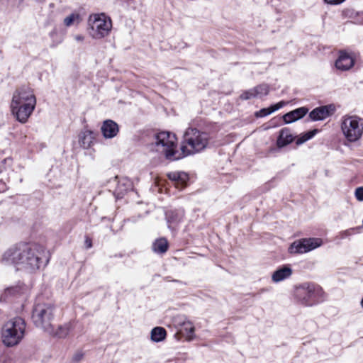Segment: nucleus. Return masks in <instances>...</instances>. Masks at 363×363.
<instances>
[{"label": "nucleus", "mask_w": 363, "mask_h": 363, "mask_svg": "<svg viewBox=\"0 0 363 363\" xmlns=\"http://www.w3.org/2000/svg\"><path fill=\"white\" fill-rule=\"evenodd\" d=\"M44 254L45 250L40 245L19 243L5 251L2 262L13 264L18 269L34 271L40 268Z\"/></svg>", "instance_id": "f257e3e1"}, {"label": "nucleus", "mask_w": 363, "mask_h": 363, "mask_svg": "<svg viewBox=\"0 0 363 363\" xmlns=\"http://www.w3.org/2000/svg\"><path fill=\"white\" fill-rule=\"evenodd\" d=\"M35 106L36 98L30 88L23 86L13 92L10 108L12 114L18 122L26 123Z\"/></svg>", "instance_id": "f03ea898"}, {"label": "nucleus", "mask_w": 363, "mask_h": 363, "mask_svg": "<svg viewBox=\"0 0 363 363\" xmlns=\"http://www.w3.org/2000/svg\"><path fill=\"white\" fill-rule=\"evenodd\" d=\"M208 143L207 133L196 128H188L184 135L181 146L180 155L182 157L195 154L205 149Z\"/></svg>", "instance_id": "7ed1b4c3"}, {"label": "nucleus", "mask_w": 363, "mask_h": 363, "mask_svg": "<svg viewBox=\"0 0 363 363\" xmlns=\"http://www.w3.org/2000/svg\"><path fill=\"white\" fill-rule=\"evenodd\" d=\"M177 138L169 132H160L155 135L153 143L155 150L164 155L169 160H177L182 158L180 152L176 150Z\"/></svg>", "instance_id": "20e7f679"}, {"label": "nucleus", "mask_w": 363, "mask_h": 363, "mask_svg": "<svg viewBox=\"0 0 363 363\" xmlns=\"http://www.w3.org/2000/svg\"><path fill=\"white\" fill-rule=\"evenodd\" d=\"M26 323L21 318H14L6 322L1 330V338L7 347L18 345L23 338Z\"/></svg>", "instance_id": "39448f33"}, {"label": "nucleus", "mask_w": 363, "mask_h": 363, "mask_svg": "<svg viewBox=\"0 0 363 363\" xmlns=\"http://www.w3.org/2000/svg\"><path fill=\"white\" fill-rule=\"evenodd\" d=\"M341 133L347 143H356L363 135V122L357 116L345 115L340 121Z\"/></svg>", "instance_id": "423d86ee"}, {"label": "nucleus", "mask_w": 363, "mask_h": 363, "mask_svg": "<svg viewBox=\"0 0 363 363\" xmlns=\"http://www.w3.org/2000/svg\"><path fill=\"white\" fill-rule=\"evenodd\" d=\"M111 29V19L105 13H95L89 16L87 32L93 39L99 40L108 35Z\"/></svg>", "instance_id": "0eeeda50"}, {"label": "nucleus", "mask_w": 363, "mask_h": 363, "mask_svg": "<svg viewBox=\"0 0 363 363\" xmlns=\"http://www.w3.org/2000/svg\"><path fill=\"white\" fill-rule=\"evenodd\" d=\"M53 306L50 303H38L34 306L32 319L34 324L48 333L53 332L51 321L53 318Z\"/></svg>", "instance_id": "6e6552de"}, {"label": "nucleus", "mask_w": 363, "mask_h": 363, "mask_svg": "<svg viewBox=\"0 0 363 363\" xmlns=\"http://www.w3.org/2000/svg\"><path fill=\"white\" fill-rule=\"evenodd\" d=\"M323 294L321 287L313 284L303 285L296 289V295L303 303L311 306L320 301Z\"/></svg>", "instance_id": "1a4fd4ad"}, {"label": "nucleus", "mask_w": 363, "mask_h": 363, "mask_svg": "<svg viewBox=\"0 0 363 363\" xmlns=\"http://www.w3.org/2000/svg\"><path fill=\"white\" fill-rule=\"evenodd\" d=\"M322 245L320 238H303L294 241L289 247L291 254H303L310 252Z\"/></svg>", "instance_id": "9d476101"}, {"label": "nucleus", "mask_w": 363, "mask_h": 363, "mask_svg": "<svg viewBox=\"0 0 363 363\" xmlns=\"http://www.w3.org/2000/svg\"><path fill=\"white\" fill-rule=\"evenodd\" d=\"M335 111L333 105L323 106L313 109L309 113V117L312 121H322L333 115Z\"/></svg>", "instance_id": "9b49d317"}, {"label": "nucleus", "mask_w": 363, "mask_h": 363, "mask_svg": "<svg viewBox=\"0 0 363 363\" xmlns=\"http://www.w3.org/2000/svg\"><path fill=\"white\" fill-rule=\"evenodd\" d=\"M354 65V58L349 53L341 51L335 61V67L340 71H347Z\"/></svg>", "instance_id": "f8f14e48"}, {"label": "nucleus", "mask_w": 363, "mask_h": 363, "mask_svg": "<svg viewBox=\"0 0 363 363\" xmlns=\"http://www.w3.org/2000/svg\"><path fill=\"white\" fill-rule=\"evenodd\" d=\"M101 130L105 138H113L117 135L119 128L113 121L106 120L101 125Z\"/></svg>", "instance_id": "ddd939ff"}, {"label": "nucleus", "mask_w": 363, "mask_h": 363, "mask_svg": "<svg viewBox=\"0 0 363 363\" xmlns=\"http://www.w3.org/2000/svg\"><path fill=\"white\" fill-rule=\"evenodd\" d=\"M169 179L174 182V185L178 189H182L186 184L189 176L184 172H174L167 174Z\"/></svg>", "instance_id": "4468645a"}, {"label": "nucleus", "mask_w": 363, "mask_h": 363, "mask_svg": "<svg viewBox=\"0 0 363 363\" xmlns=\"http://www.w3.org/2000/svg\"><path fill=\"white\" fill-rule=\"evenodd\" d=\"M95 140V135L93 131L85 130L79 135V143L84 149H88L91 147Z\"/></svg>", "instance_id": "2eb2a0df"}, {"label": "nucleus", "mask_w": 363, "mask_h": 363, "mask_svg": "<svg viewBox=\"0 0 363 363\" xmlns=\"http://www.w3.org/2000/svg\"><path fill=\"white\" fill-rule=\"evenodd\" d=\"M308 111V109L305 107L296 108L290 111L283 116L284 121L286 123H293L298 119L303 118Z\"/></svg>", "instance_id": "dca6fc26"}, {"label": "nucleus", "mask_w": 363, "mask_h": 363, "mask_svg": "<svg viewBox=\"0 0 363 363\" xmlns=\"http://www.w3.org/2000/svg\"><path fill=\"white\" fill-rule=\"evenodd\" d=\"M292 274V269L288 266H284L276 270L272 276L274 282L278 283L289 278Z\"/></svg>", "instance_id": "f3484780"}, {"label": "nucleus", "mask_w": 363, "mask_h": 363, "mask_svg": "<svg viewBox=\"0 0 363 363\" xmlns=\"http://www.w3.org/2000/svg\"><path fill=\"white\" fill-rule=\"evenodd\" d=\"M294 139V137L291 133L290 130L285 128L280 130L279 136L277 139V143L278 147H281L291 143Z\"/></svg>", "instance_id": "a211bd4d"}, {"label": "nucleus", "mask_w": 363, "mask_h": 363, "mask_svg": "<svg viewBox=\"0 0 363 363\" xmlns=\"http://www.w3.org/2000/svg\"><path fill=\"white\" fill-rule=\"evenodd\" d=\"M182 325L179 333L185 337V338L190 341L194 337V326L193 323L189 320H184Z\"/></svg>", "instance_id": "6ab92c4d"}, {"label": "nucleus", "mask_w": 363, "mask_h": 363, "mask_svg": "<svg viewBox=\"0 0 363 363\" xmlns=\"http://www.w3.org/2000/svg\"><path fill=\"white\" fill-rule=\"evenodd\" d=\"M184 211L181 210L167 212L166 216L169 224V226L171 227L173 225H177L180 223L184 218Z\"/></svg>", "instance_id": "aec40b11"}, {"label": "nucleus", "mask_w": 363, "mask_h": 363, "mask_svg": "<svg viewBox=\"0 0 363 363\" xmlns=\"http://www.w3.org/2000/svg\"><path fill=\"white\" fill-rule=\"evenodd\" d=\"M286 104V102L281 101L274 105L271 106L269 108H262V109L259 110L258 112L256 113L255 115L257 117L267 116L272 113L273 112L280 109Z\"/></svg>", "instance_id": "412c9836"}, {"label": "nucleus", "mask_w": 363, "mask_h": 363, "mask_svg": "<svg viewBox=\"0 0 363 363\" xmlns=\"http://www.w3.org/2000/svg\"><path fill=\"white\" fill-rule=\"evenodd\" d=\"M166 330L162 327H156L151 331V340L153 342H158L164 340L166 337Z\"/></svg>", "instance_id": "4be33fe9"}, {"label": "nucleus", "mask_w": 363, "mask_h": 363, "mask_svg": "<svg viewBox=\"0 0 363 363\" xmlns=\"http://www.w3.org/2000/svg\"><path fill=\"white\" fill-rule=\"evenodd\" d=\"M168 249V242L164 238L156 240L152 245V250L157 253H164Z\"/></svg>", "instance_id": "5701e85b"}, {"label": "nucleus", "mask_w": 363, "mask_h": 363, "mask_svg": "<svg viewBox=\"0 0 363 363\" xmlns=\"http://www.w3.org/2000/svg\"><path fill=\"white\" fill-rule=\"evenodd\" d=\"M82 21V17L78 13H72L65 18L63 23L66 27H70L74 25H78Z\"/></svg>", "instance_id": "b1692460"}, {"label": "nucleus", "mask_w": 363, "mask_h": 363, "mask_svg": "<svg viewBox=\"0 0 363 363\" xmlns=\"http://www.w3.org/2000/svg\"><path fill=\"white\" fill-rule=\"evenodd\" d=\"M257 98H262L269 94V89L266 84H261L253 88Z\"/></svg>", "instance_id": "393cba45"}, {"label": "nucleus", "mask_w": 363, "mask_h": 363, "mask_svg": "<svg viewBox=\"0 0 363 363\" xmlns=\"http://www.w3.org/2000/svg\"><path fill=\"white\" fill-rule=\"evenodd\" d=\"M315 133H316V130H314L306 133L303 136H301V138H298V140H296V143L298 145L303 144V143H305L307 140H308L311 138H312L315 135Z\"/></svg>", "instance_id": "a878e982"}, {"label": "nucleus", "mask_w": 363, "mask_h": 363, "mask_svg": "<svg viewBox=\"0 0 363 363\" xmlns=\"http://www.w3.org/2000/svg\"><path fill=\"white\" fill-rule=\"evenodd\" d=\"M69 333V328L67 326H60L56 331L53 330L52 335H56L59 337H65Z\"/></svg>", "instance_id": "bb28decb"}, {"label": "nucleus", "mask_w": 363, "mask_h": 363, "mask_svg": "<svg viewBox=\"0 0 363 363\" xmlns=\"http://www.w3.org/2000/svg\"><path fill=\"white\" fill-rule=\"evenodd\" d=\"M240 98L242 100H249L257 97L254 91V89L252 88L251 89L243 91L240 96Z\"/></svg>", "instance_id": "cd10ccee"}, {"label": "nucleus", "mask_w": 363, "mask_h": 363, "mask_svg": "<svg viewBox=\"0 0 363 363\" xmlns=\"http://www.w3.org/2000/svg\"><path fill=\"white\" fill-rule=\"evenodd\" d=\"M355 196L358 201H363V187H358L356 189Z\"/></svg>", "instance_id": "c85d7f7f"}, {"label": "nucleus", "mask_w": 363, "mask_h": 363, "mask_svg": "<svg viewBox=\"0 0 363 363\" xmlns=\"http://www.w3.org/2000/svg\"><path fill=\"white\" fill-rule=\"evenodd\" d=\"M345 0H325V1L331 5H338L344 2Z\"/></svg>", "instance_id": "c756f323"}, {"label": "nucleus", "mask_w": 363, "mask_h": 363, "mask_svg": "<svg viewBox=\"0 0 363 363\" xmlns=\"http://www.w3.org/2000/svg\"><path fill=\"white\" fill-rule=\"evenodd\" d=\"M74 38L76 41L82 43L84 40V36L83 35L77 34L74 36Z\"/></svg>", "instance_id": "7c9ffc66"}, {"label": "nucleus", "mask_w": 363, "mask_h": 363, "mask_svg": "<svg viewBox=\"0 0 363 363\" xmlns=\"http://www.w3.org/2000/svg\"><path fill=\"white\" fill-rule=\"evenodd\" d=\"M85 245L86 248H91L92 247L91 240L88 237L85 239Z\"/></svg>", "instance_id": "2f4dec72"}, {"label": "nucleus", "mask_w": 363, "mask_h": 363, "mask_svg": "<svg viewBox=\"0 0 363 363\" xmlns=\"http://www.w3.org/2000/svg\"><path fill=\"white\" fill-rule=\"evenodd\" d=\"M361 306L363 308V297H362V299L361 301Z\"/></svg>", "instance_id": "473e14b6"}]
</instances>
